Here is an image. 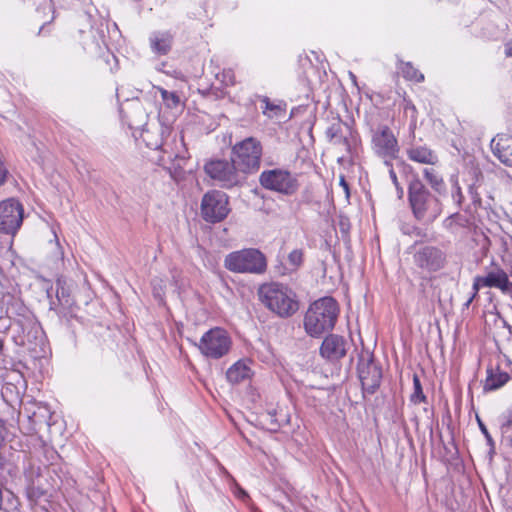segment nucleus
Instances as JSON below:
<instances>
[{"label":"nucleus","instance_id":"obj_1","mask_svg":"<svg viewBox=\"0 0 512 512\" xmlns=\"http://www.w3.org/2000/svg\"><path fill=\"white\" fill-rule=\"evenodd\" d=\"M407 201L414 219L424 225L434 223L443 212L440 198L416 178L409 185Z\"/></svg>","mask_w":512,"mask_h":512},{"label":"nucleus","instance_id":"obj_2","mask_svg":"<svg viewBox=\"0 0 512 512\" xmlns=\"http://www.w3.org/2000/svg\"><path fill=\"white\" fill-rule=\"evenodd\" d=\"M339 314V305L332 297L314 301L304 317V328L308 335L318 337L334 328Z\"/></svg>","mask_w":512,"mask_h":512},{"label":"nucleus","instance_id":"obj_3","mask_svg":"<svg viewBox=\"0 0 512 512\" xmlns=\"http://www.w3.org/2000/svg\"><path fill=\"white\" fill-rule=\"evenodd\" d=\"M258 294L261 302L281 318L291 317L299 309L295 293L286 285L266 283L260 286Z\"/></svg>","mask_w":512,"mask_h":512},{"label":"nucleus","instance_id":"obj_4","mask_svg":"<svg viewBox=\"0 0 512 512\" xmlns=\"http://www.w3.org/2000/svg\"><path fill=\"white\" fill-rule=\"evenodd\" d=\"M263 147L255 137H247L237 142L231 149V157L244 177L257 172L260 168Z\"/></svg>","mask_w":512,"mask_h":512},{"label":"nucleus","instance_id":"obj_5","mask_svg":"<svg viewBox=\"0 0 512 512\" xmlns=\"http://www.w3.org/2000/svg\"><path fill=\"white\" fill-rule=\"evenodd\" d=\"M224 266L231 272L262 274L267 268L264 254L257 249H242L229 253Z\"/></svg>","mask_w":512,"mask_h":512},{"label":"nucleus","instance_id":"obj_6","mask_svg":"<svg viewBox=\"0 0 512 512\" xmlns=\"http://www.w3.org/2000/svg\"><path fill=\"white\" fill-rule=\"evenodd\" d=\"M205 173L214 181L218 182L220 187L231 189L244 185L246 178L233 163L232 158L210 160L204 165Z\"/></svg>","mask_w":512,"mask_h":512},{"label":"nucleus","instance_id":"obj_7","mask_svg":"<svg viewBox=\"0 0 512 512\" xmlns=\"http://www.w3.org/2000/svg\"><path fill=\"white\" fill-rule=\"evenodd\" d=\"M371 147L387 167H391V162L399 158L398 139L388 125H379L371 130Z\"/></svg>","mask_w":512,"mask_h":512},{"label":"nucleus","instance_id":"obj_8","mask_svg":"<svg viewBox=\"0 0 512 512\" xmlns=\"http://www.w3.org/2000/svg\"><path fill=\"white\" fill-rule=\"evenodd\" d=\"M229 196L220 190L207 191L201 200L200 213L204 221L219 223L230 213Z\"/></svg>","mask_w":512,"mask_h":512},{"label":"nucleus","instance_id":"obj_9","mask_svg":"<svg viewBox=\"0 0 512 512\" xmlns=\"http://www.w3.org/2000/svg\"><path fill=\"white\" fill-rule=\"evenodd\" d=\"M232 346V339L228 332L215 327L203 334L197 347L202 355L211 359H220L227 355Z\"/></svg>","mask_w":512,"mask_h":512},{"label":"nucleus","instance_id":"obj_10","mask_svg":"<svg viewBox=\"0 0 512 512\" xmlns=\"http://www.w3.org/2000/svg\"><path fill=\"white\" fill-rule=\"evenodd\" d=\"M259 182L263 188L287 196L295 194L299 189L297 177L285 169L264 170L259 176Z\"/></svg>","mask_w":512,"mask_h":512},{"label":"nucleus","instance_id":"obj_11","mask_svg":"<svg viewBox=\"0 0 512 512\" xmlns=\"http://www.w3.org/2000/svg\"><path fill=\"white\" fill-rule=\"evenodd\" d=\"M357 373L363 392L374 394L380 387L382 368L375 361L373 353L362 351L358 358Z\"/></svg>","mask_w":512,"mask_h":512},{"label":"nucleus","instance_id":"obj_12","mask_svg":"<svg viewBox=\"0 0 512 512\" xmlns=\"http://www.w3.org/2000/svg\"><path fill=\"white\" fill-rule=\"evenodd\" d=\"M24 219V207L15 198L0 201V233L15 236Z\"/></svg>","mask_w":512,"mask_h":512},{"label":"nucleus","instance_id":"obj_13","mask_svg":"<svg viewBox=\"0 0 512 512\" xmlns=\"http://www.w3.org/2000/svg\"><path fill=\"white\" fill-rule=\"evenodd\" d=\"M180 144L182 146V151L177 152L168 151L164 144L156 146V149H160V155L156 160L157 164L166 169L171 178L176 181L184 177V166L190 157L188 150L185 147L183 136H181Z\"/></svg>","mask_w":512,"mask_h":512},{"label":"nucleus","instance_id":"obj_14","mask_svg":"<svg viewBox=\"0 0 512 512\" xmlns=\"http://www.w3.org/2000/svg\"><path fill=\"white\" fill-rule=\"evenodd\" d=\"M413 262L420 270L434 273L445 267L447 256L437 246L424 245L414 252Z\"/></svg>","mask_w":512,"mask_h":512},{"label":"nucleus","instance_id":"obj_15","mask_svg":"<svg viewBox=\"0 0 512 512\" xmlns=\"http://www.w3.org/2000/svg\"><path fill=\"white\" fill-rule=\"evenodd\" d=\"M28 319L26 320H16L17 324L20 326L22 335H19L18 344L21 346L28 347L29 350H36V347L43 343L44 333L42 327L31 311H26Z\"/></svg>","mask_w":512,"mask_h":512},{"label":"nucleus","instance_id":"obj_16","mask_svg":"<svg viewBox=\"0 0 512 512\" xmlns=\"http://www.w3.org/2000/svg\"><path fill=\"white\" fill-rule=\"evenodd\" d=\"M349 343L347 339L338 334L327 335L320 346V355L325 360L335 363L347 354Z\"/></svg>","mask_w":512,"mask_h":512},{"label":"nucleus","instance_id":"obj_17","mask_svg":"<svg viewBox=\"0 0 512 512\" xmlns=\"http://www.w3.org/2000/svg\"><path fill=\"white\" fill-rule=\"evenodd\" d=\"M352 133L351 127L340 118H337L326 129L325 135L329 143L342 147L346 152H350V137H352Z\"/></svg>","mask_w":512,"mask_h":512},{"label":"nucleus","instance_id":"obj_18","mask_svg":"<svg viewBox=\"0 0 512 512\" xmlns=\"http://www.w3.org/2000/svg\"><path fill=\"white\" fill-rule=\"evenodd\" d=\"M26 479L28 480V486L26 493L31 501H38L41 497L47 494V488L42 483V473L39 466L29 465L24 472Z\"/></svg>","mask_w":512,"mask_h":512},{"label":"nucleus","instance_id":"obj_19","mask_svg":"<svg viewBox=\"0 0 512 512\" xmlns=\"http://www.w3.org/2000/svg\"><path fill=\"white\" fill-rule=\"evenodd\" d=\"M405 152L407 158L415 163L434 166L439 162L437 153L426 144L410 143Z\"/></svg>","mask_w":512,"mask_h":512},{"label":"nucleus","instance_id":"obj_20","mask_svg":"<svg viewBox=\"0 0 512 512\" xmlns=\"http://www.w3.org/2000/svg\"><path fill=\"white\" fill-rule=\"evenodd\" d=\"M152 52L158 56L168 55L174 44V34L171 31H155L149 37Z\"/></svg>","mask_w":512,"mask_h":512},{"label":"nucleus","instance_id":"obj_21","mask_svg":"<svg viewBox=\"0 0 512 512\" xmlns=\"http://www.w3.org/2000/svg\"><path fill=\"white\" fill-rule=\"evenodd\" d=\"M493 154L506 166L512 167V137L497 135L491 141Z\"/></svg>","mask_w":512,"mask_h":512},{"label":"nucleus","instance_id":"obj_22","mask_svg":"<svg viewBox=\"0 0 512 512\" xmlns=\"http://www.w3.org/2000/svg\"><path fill=\"white\" fill-rule=\"evenodd\" d=\"M486 373L487 375L483 385V390L485 392L496 391L511 379L510 374L503 371L499 365L495 367H488Z\"/></svg>","mask_w":512,"mask_h":512},{"label":"nucleus","instance_id":"obj_23","mask_svg":"<svg viewBox=\"0 0 512 512\" xmlns=\"http://www.w3.org/2000/svg\"><path fill=\"white\" fill-rule=\"evenodd\" d=\"M481 279L482 286L485 287H495L504 293L512 289V283L503 269H498L496 272H490L486 276H481Z\"/></svg>","mask_w":512,"mask_h":512},{"label":"nucleus","instance_id":"obj_24","mask_svg":"<svg viewBox=\"0 0 512 512\" xmlns=\"http://www.w3.org/2000/svg\"><path fill=\"white\" fill-rule=\"evenodd\" d=\"M261 103V111L268 118H281L285 115L286 104L283 101H271L269 97L264 95H256Z\"/></svg>","mask_w":512,"mask_h":512},{"label":"nucleus","instance_id":"obj_25","mask_svg":"<svg viewBox=\"0 0 512 512\" xmlns=\"http://www.w3.org/2000/svg\"><path fill=\"white\" fill-rule=\"evenodd\" d=\"M252 376V370L248 363L239 360L234 363L226 372L227 380L231 384H239Z\"/></svg>","mask_w":512,"mask_h":512},{"label":"nucleus","instance_id":"obj_26","mask_svg":"<svg viewBox=\"0 0 512 512\" xmlns=\"http://www.w3.org/2000/svg\"><path fill=\"white\" fill-rule=\"evenodd\" d=\"M422 174L432 191L437 194H444L446 192V184L443 176L436 169L432 167L424 168Z\"/></svg>","mask_w":512,"mask_h":512},{"label":"nucleus","instance_id":"obj_27","mask_svg":"<svg viewBox=\"0 0 512 512\" xmlns=\"http://www.w3.org/2000/svg\"><path fill=\"white\" fill-rule=\"evenodd\" d=\"M398 69L402 76L409 81L421 83L424 81V75L416 69L411 62L398 61Z\"/></svg>","mask_w":512,"mask_h":512},{"label":"nucleus","instance_id":"obj_28","mask_svg":"<svg viewBox=\"0 0 512 512\" xmlns=\"http://www.w3.org/2000/svg\"><path fill=\"white\" fill-rule=\"evenodd\" d=\"M74 304H76V302L72 298L70 291L63 284H61L60 281H58L56 291V302L54 307L69 308L70 306H74Z\"/></svg>","mask_w":512,"mask_h":512},{"label":"nucleus","instance_id":"obj_29","mask_svg":"<svg viewBox=\"0 0 512 512\" xmlns=\"http://www.w3.org/2000/svg\"><path fill=\"white\" fill-rule=\"evenodd\" d=\"M277 415H278L277 411L273 410V411L267 412L266 415L262 416L263 423L266 425L268 430L276 432L281 428L283 423H287L289 421L288 418L286 417V415H284L281 418H278Z\"/></svg>","mask_w":512,"mask_h":512},{"label":"nucleus","instance_id":"obj_30","mask_svg":"<svg viewBox=\"0 0 512 512\" xmlns=\"http://www.w3.org/2000/svg\"><path fill=\"white\" fill-rule=\"evenodd\" d=\"M410 402L414 405L427 402V397L423 392L421 381L417 374L413 375V393L410 395Z\"/></svg>","mask_w":512,"mask_h":512},{"label":"nucleus","instance_id":"obj_31","mask_svg":"<svg viewBox=\"0 0 512 512\" xmlns=\"http://www.w3.org/2000/svg\"><path fill=\"white\" fill-rule=\"evenodd\" d=\"M55 301L51 302L50 309L54 310L57 315L64 319L67 323H70L72 319L77 318L76 311L78 309L77 305L74 304V306H70L69 308L65 307H54Z\"/></svg>","mask_w":512,"mask_h":512},{"label":"nucleus","instance_id":"obj_32","mask_svg":"<svg viewBox=\"0 0 512 512\" xmlns=\"http://www.w3.org/2000/svg\"><path fill=\"white\" fill-rule=\"evenodd\" d=\"M472 173H473V176L475 178V181L469 185V188H468V193L471 197V200L473 202V204L475 205H480L481 204V197H480V194L478 193V190H477V182L479 181V178L482 177V172L478 169V168H475L472 170Z\"/></svg>","mask_w":512,"mask_h":512},{"label":"nucleus","instance_id":"obj_33","mask_svg":"<svg viewBox=\"0 0 512 512\" xmlns=\"http://www.w3.org/2000/svg\"><path fill=\"white\" fill-rule=\"evenodd\" d=\"M398 165L401 167L402 174L405 177L407 190L409 189V185L410 183H412V180H414L415 178L417 180H421L419 174L414 170V168L410 164L406 163L404 160H400L398 162Z\"/></svg>","mask_w":512,"mask_h":512},{"label":"nucleus","instance_id":"obj_34","mask_svg":"<svg viewBox=\"0 0 512 512\" xmlns=\"http://www.w3.org/2000/svg\"><path fill=\"white\" fill-rule=\"evenodd\" d=\"M22 309H25L26 311H30L21 301L14 300L7 307V313L16 315L18 317L17 320H26V319H28V317L26 315V312H24Z\"/></svg>","mask_w":512,"mask_h":512},{"label":"nucleus","instance_id":"obj_35","mask_svg":"<svg viewBox=\"0 0 512 512\" xmlns=\"http://www.w3.org/2000/svg\"><path fill=\"white\" fill-rule=\"evenodd\" d=\"M160 92L162 100L167 105V107L176 108L180 104V97L176 92H170L163 88L160 89Z\"/></svg>","mask_w":512,"mask_h":512},{"label":"nucleus","instance_id":"obj_36","mask_svg":"<svg viewBox=\"0 0 512 512\" xmlns=\"http://www.w3.org/2000/svg\"><path fill=\"white\" fill-rule=\"evenodd\" d=\"M451 197L455 204L457 205V207L460 209L464 203L465 197L463 195L462 189L457 178L455 180H452Z\"/></svg>","mask_w":512,"mask_h":512},{"label":"nucleus","instance_id":"obj_37","mask_svg":"<svg viewBox=\"0 0 512 512\" xmlns=\"http://www.w3.org/2000/svg\"><path fill=\"white\" fill-rule=\"evenodd\" d=\"M304 252L302 249H294L288 255V262L291 266L298 268L302 265Z\"/></svg>","mask_w":512,"mask_h":512},{"label":"nucleus","instance_id":"obj_38","mask_svg":"<svg viewBox=\"0 0 512 512\" xmlns=\"http://www.w3.org/2000/svg\"><path fill=\"white\" fill-rule=\"evenodd\" d=\"M217 78L221 81V83L225 86H233L235 85V75L232 70H223L221 74L217 75Z\"/></svg>","mask_w":512,"mask_h":512},{"label":"nucleus","instance_id":"obj_39","mask_svg":"<svg viewBox=\"0 0 512 512\" xmlns=\"http://www.w3.org/2000/svg\"><path fill=\"white\" fill-rule=\"evenodd\" d=\"M404 110H405V113L411 112L412 122H411L410 126H411V129L414 130L416 127V113H417L416 107L411 101H408L405 104Z\"/></svg>","mask_w":512,"mask_h":512},{"label":"nucleus","instance_id":"obj_40","mask_svg":"<svg viewBox=\"0 0 512 512\" xmlns=\"http://www.w3.org/2000/svg\"><path fill=\"white\" fill-rule=\"evenodd\" d=\"M512 428V408L508 409L503 415V422L501 424L502 431H508Z\"/></svg>","mask_w":512,"mask_h":512},{"label":"nucleus","instance_id":"obj_41","mask_svg":"<svg viewBox=\"0 0 512 512\" xmlns=\"http://www.w3.org/2000/svg\"><path fill=\"white\" fill-rule=\"evenodd\" d=\"M481 276H476L473 280L472 294L470 295V301H474L478 297L479 290L482 286Z\"/></svg>","mask_w":512,"mask_h":512},{"label":"nucleus","instance_id":"obj_42","mask_svg":"<svg viewBox=\"0 0 512 512\" xmlns=\"http://www.w3.org/2000/svg\"><path fill=\"white\" fill-rule=\"evenodd\" d=\"M460 215L458 212L451 214L443 221V226L446 229H452L455 219L459 218Z\"/></svg>","mask_w":512,"mask_h":512},{"label":"nucleus","instance_id":"obj_43","mask_svg":"<svg viewBox=\"0 0 512 512\" xmlns=\"http://www.w3.org/2000/svg\"><path fill=\"white\" fill-rule=\"evenodd\" d=\"M478 423H479L480 430H481V432L484 434V436H485V438H486V440H487L488 444H489V445H491V446H493L494 441H493V439H492V437H491L490 433L488 432V429H487V428H486V426L481 422V420H480V419H478Z\"/></svg>","mask_w":512,"mask_h":512},{"label":"nucleus","instance_id":"obj_44","mask_svg":"<svg viewBox=\"0 0 512 512\" xmlns=\"http://www.w3.org/2000/svg\"><path fill=\"white\" fill-rule=\"evenodd\" d=\"M339 227L342 233H348L350 229L349 219L347 217H340Z\"/></svg>","mask_w":512,"mask_h":512},{"label":"nucleus","instance_id":"obj_45","mask_svg":"<svg viewBox=\"0 0 512 512\" xmlns=\"http://www.w3.org/2000/svg\"><path fill=\"white\" fill-rule=\"evenodd\" d=\"M403 232L405 234H408V235H416V236H419V237H422V236H425V233L423 232V230L417 226H413L411 228V230L409 229H406V230H403Z\"/></svg>","mask_w":512,"mask_h":512},{"label":"nucleus","instance_id":"obj_46","mask_svg":"<svg viewBox=\"0 0 512 512\" xmlns=\"http://www.w3.org/2000/svg\"><path fill=\"white\" fill-rule=\"evenodd\" d=\"M8 175V170L6 169L4 163L0 160V186L6 182Z\"/></svg>","mask_w":512,"mask_h":512},{"label":"nucleus","instance_id":"obj_47","mask_svg":"<svg viewBox=\"0 0 512 512\" xmlns=\"http://www.w3.org/2000/svg\"><path fill=\"white\" fill-rule=\"evenodd\" d=\"M340 186L343 188L346 198L348 199L350 197V189H349V184L345 180L344 176L340 177Z\"/></svg>","mask_w":512,"mask_h":512},{"label":"nucleus","instance_id":"obj_48","mask_svg":"<svg viewBox=\"0 0 512 512\" xmlns=\"http://www.w3.org/2000/svg\"><path fill=\"white\" fill-rule=\"evenodd\" d=\"M389 168V176H390V179L392 181V183L394 184V186H398L400 184L399 180H398V177H397V174L395 172V170L393 169V165L391 164V167H388Z\"/></svg>","mask_w":512,"mask_h":512},{"label":"nucleus","instance_id":"obj_49","mask_svg":"<svg viewBox=\"0 0 512 512\" xmlns=\"http://www.w3.org/2000/svg\"><path fill=\"white\" fill-rule=\"evenodd\" d=\"M505 55L507 57H512V42H509L505 45Z\"/></svg>","mask_w":512,"mask_h":512},{"label":"nucleus","instance_id":"obj_50","mask_svg":"<svg viewBox=\"0 0 512 512\" xmlns=\"http://www.w3.org/2000/svg\"><path fill=\"white\" fill-rule=\"evenodd\" d=\"M396 188V191H397V194H398V197L399 198H402L403 195H404V188L401 184H399L398 186L395 187Z\"/></svg>","mask_w":512,"mask_h":512},{"label":"nucleus","instance_id":"obj_51","mask_svg":"<svg viewBox=\"0 0 512 512\" xmlns=\"http://www.w3.org/2000/svg\"><path fill=\"white\" fill-rule=\"evenodd\" d=\"M503 327L508 330L510 337H512V326L505 319H503Z\"/></svg>","mask_w":512,"mask_h":512},{"label":"nucleus","instance_id":"obj_52","mask_svg":"<svg viewBox=\"0 0 512 512\" xmlns=\"http://www.w3.org/2000/svg\"><path fill=\"white\" fill-rule=\"evenodd\" d=\"M214 95L216 97H223L225 95L224 91L223 90H216V92L214 93Z\"/></svg>","mask_w":512,"mask_h":512},{"label":"nucleus","instance_id":"obj_53","mask_svg":"<svg viewBox=\"0 0 512 512\" xmlns=\"http://www.w3.org/2000/svg\"><path fill=\"white\" fill-rule=\"evenodd\" d=\"M46 25H47V23H44V24L39 28L38 35H41L42 33H44V32H45Z\"/></svg>","mask_w":512,"mask_h":512},{"label":"nucleus","instance_id":"obj_54","mask_svg":"<svg viewBox=\"0 0 512 512\" xmlns=\"http://www.w3.org/2000/svg\"><path fill=\"white\" fill-rule=\"evenodd\" d=\"M4 351V340L0 337V354Z\"/></svg>","mask_w":512,"mask_h":512},{"label":"nucleus","instance_id":"obj_55","mask_svg":"<svg viewBox=\"0 0 512 512\" xmlns=\"http://www.w3.org/2000/svg\"><path fill=\"white\" fill-rule=\"evenodd\" d=\"M473 301H470V297L467 299V301L464 303V307L468 308Z\"/></svg>","mask_w":512,"mask_h":512},{"label":"nucleus","instance_id":"obj_56","mask_svg":"<svg viewBox=\"0 0 512 512\" xmlns=\"http://www.w3.org/2000/svg\"><path fill=\"white\" fill-rule=\"evenodd\" d=\"M509 447L512 449V435L508 437Z\"/></svg>","mask_w":512,"mask_h":512},{"label":"nucleus","instance_id":"obj_57","mask_svg":"<svg viewBox=\"0 0 512 512\" xmlns=\"http://www.w3.org/2000/svg\"><path fill=\"white\" fill-rule=\"evenodd\" d=\"M240 496H242V497H246V496H247V494H246V492H245V491L241 490V491H240Z\"/></svg>","mask_w":512,"mask_h":512},{"label":"nucleus","instance_id":"obj_58","mask_svg":"<svg viewBox=\"0 0 512 512\" xmlns=\"http://www.w3.org/2000/svg\"><path fill=\"white\" fill-rule=\"evenodd\" d=\"M160 289H157V292H154V295H159Z\"/></svg>","mask_w":512,"mask_h":512},{"label":"nucleus","instance_id":"obj_59","mask_svg":"<svg viewBox=\"0 0 512 512\" xmlns=\"http://www.w3.org/2000/svg\"><path fill=\"white\" fill-rule=\"evenodd\" d=\"M160 289H157V292H154V295H159Z\"/></svg>","mask_w":512,"mask_h":512},{"label":"nucleus","instance_id":"obj_60","mask_svg":"<svg viewBox=\"0 0 512 512\" xmlns=\"http://www.w3.org/2000/svg\"><path fill=\"white\" fill-rule=\"evenodd\" d=\"M160 289H157V292H154V295H159Z\"/></svg>","mask_w":512,"mask_h":512}]
</instances>
